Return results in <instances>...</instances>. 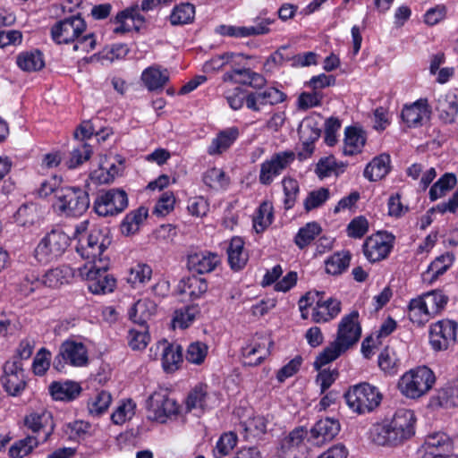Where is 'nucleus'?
<instances>
[{
    "mask_svg": "<svg viewBox=\"0 0 458 458\" xmlns=\"http://www.w3.org/2000/svg\"><path fill=\"white\" fill-rule=\"evenodd\" d=\"M287 49V46H283L269 55L264 63V71L266 72H273L276 68L282 66L284 63L291 61V55L284 53Z\"/></svg>",
    "mask_w": 458,
    "mask_h": 458,
    "instance_id": "nucleus-64",
    "label": "nucleus"
},
{
    "mask_svg": "<svg viewBox=\"0 0 458 458\" xmlns=\"http://www.w3.org/2000/svg\"><path fill=\"white\" fill-rule=\"evenodd\" d=\"M267 420L264 416L255 415L242 423L247 440L260 438L267 432Z\"/></svg>",
    "mask_w": 458,
    "mask_h": 458,
    "instance_id": "nucleus-44",
    "label": "nucleus"
},
{
    "mask_svg": "<svg viewBox=\"0 0 458 458\" xmlns=\"http://www.w3.org/2000/svg\"><path fill=\"white\" fill-rule=\"evenodd\" d=\"M394 236L386 232H377L369 236L363 243V253L369 262L386 259L394 247Z\"/></svg>",
    "mask_w": 458,
    "mask_h": 458,
    "instance_id": "nucleus-15",
    "label": "nucleus"
},
{
    "mask_svg": "<svg viewBox=\"0 0 458 458\" xmlns=\"http://www.w3.org/2000/svg\"><path fill=\"white\" fill-rule=\"evenodd\" d=\"M220 262V257L210 251L193 252L187 257V267L197 274L211 273Z\"/></svg>",
    "mask_w": 458,
    "mask_h": 458,
    "instance_id": "nucleus-21",
    "label": "nucleus"
},
{
    "mask_svg": "<svg viewBox=\"0 0 458 458\" xmlns=\"http://www.w3.org/2000/svg\"><path fill=\"white\" fill-rule=\"evenodd\" d=\"M274 21V19H261L259 17L257 19L256 25L248 27L220 25L216 29V31L222 36H228L233 38H246L250 36L263 35L269 32L268 25H270Z\"/></svg>",
    "mask_w": 458,
    "mask_h": 458,
    "instance_id": "nucleus-20",
    "label": "nucleus"
},
{
    "mask_svg": "<svg viewBox=\"0 0 458 458\" xmlns=\"http://www.w3.org/2000/svg\"><path fill=\"white\" fill-rule=\"evenodd\" d=\"M183 349L178 344H167L162 352V365L166 372H174L178 369L182 362Z\"/></svg>",
    "mask_w": 458,
    "mask_h": 458,
    "instance_id": "nucleus-33",
    "label": "nucleus"
},
{
    "mask_svg": "<svg viewBox=\"0 0 458 458\" xmlns=\"http://www.w3.org/2000/svg\"><path fill=\"white\" fill-rule=\"evenodd\" d=\"M308 431L303 427L293 428L281 440L280 456L282 458H306L307 445L305 438Z\"/></svg>",
    "mask_w": 458,
    "mask_h": 458,
    "instance_id": "nucleus-17",
    "label": "nucleus"
},
{
    "mask_svg": "<svg viewBox=\"0 0 458 458\" xmlns=\"http://www.w3.org/2000/svg\"><path fill=\"white\" fill-rule=\"evenodd\" d=\"M199 312L200 310L198 305H188L176 310L172 319L174 327L182 329L189 327Z\"/></svg>",
    "mask_w": 458,
    "mask_h": 458,
    "instance_id": "nucleus-40",
    "label": "nucleus"
},
{
    "mask_svg": "<svg viewBox=\"0 0 458 458\" xmlns=\"http://www.w3.org/2000/svg\"><path fill=\"white\" fill-rule=\"evenodd\" d=\"M37 208L33 204H25L21 206L15 214V221L21 226L33 225L37 221Z\"/></svg>",
    "mask_w": 458,
    "mask_h": 458,
    "instance_id": "nucleus-63",
    "label": "nucleus"
},
{
    "mask_svg": "<svg viewBox=\"0 0 458 458\" xmlns=\"http://www.w3.org/2000/svg\"><path fill=\"white\" fill-rule=\"evenodd\" d=\"M111 237L107 228H92L85 240L81 239L77 251L82 259L94 264L99 259H103L104 251L111 244Z\"/></svg>",
    "mask_w": 458,
    "mask_h": 458,
    "instance_id": "nucleus-8",
    "label": "nucleus"
},
{
    "mask_svg": "<svg viewBox=\"0 0 458 458\" xmlns=\"http://www.w3.org/2000/svg\"><path fill=\"white\" fill-rule=\"evenodd\" d=\"M109 261L99 259L94 264L87 262L78 268V276L88 281V289L94 294H105L114 291L116 280L107 274Z\"/></svg>",
    "mask_w": 458,
    "mask_h": 458,
    "instance_id": "nucleus-4",
    "label": "nucleus"
},
{
    "mask_svg": "<svg viewBox=\"0 0 458 458\" xmlns=\"http://www.w3.org/2000/svg\"><path fill=\"white\" fill-rule=\"evenodd\" d=\"M92 154L91 146L81 141L71 152V157L66 165L69 169H74L88 161Z\"/></svg>",
    "mask_w": 458,
    "mask_h": 458,
    "instance_id": "nucleus-53",
    "label": "nucleus"
},
{
    "mask_svg": "<svg viewBox=\"0 0 458 458\" xmlns=\"http://www.w3.org/2000/svg\"><path fill=\"white\" fill-rule=\"evenodd\" d=\"M359 312L352 311L344 316L338 326L337 337L316 358L314 368L318 369L329 362L336 360L343 352L356 344L361 334V327L358 322Z\"/></svg>",
    "mask_w": 458,
    "mask_h": 458,
    "instance_id": "nucleus-2",
    "label": "nucleus"
},
{
    "mask_svg": "<svg viewBox=\"0 0 458 458\" xmlns=\"http://www.w3.org/2000/svg\"><path fill=\"white\" fill-rule=\"evenodd\" d=\"M456 183L457 179L455 174L452 173H445L429 189V199L431 201H435L445 196L456 185Z\"/></svg>",
    "mask_w": 458,
    "mask_h": 458,
    "instance_id": "nucleus-39",
    "label": "nucleus"
},
{
    "mask_svg": "<svg viewBox=\"0 0 458 458\" xmlns=\"http://www.w3.org/2000/svg\"><path fill=\"white\" fill-rule=\"evenodd\" d=\"M87 24L80 14L64 18L55 22L50 29L52 40L57 44H71L86 30Z\"/></svg>",
    "mask_w": 458,
    "mask_h": 458,
    "instance_id": "nucleus-9",
    "label": "nucleus"
},
{
    "mask_svg": "<svg viewBox=\"0 0 458 458\" xmlns=\"http://www.w3.org/2000/svg\"><path fill=\"white\" fill-rule=\"evenodd\" d=\"M439 117L445 123H453L458 114V102L455 97L439 102Z\"/></svg>",
    "mask_w": 458,
    "mask_h": 458,
    "instance_id": "nucleus-62",
    "label": "nucleus"
},
{
    "mask_svg": "<svg viewBox=\"0 0 458 458\" xmlns=\"http://www.w3.org/2000/svg\"><path fill=\"white\" fill-rule=\"evenodd\" d=\"M25 425L34 433L41 442H46L54 431L55 424L51 411L45 409L30 413L25 417Z\"/></svg>",
    "mask_w": 458,
    "mask_h": 458,
    "instance_id": "nucleus-19",
    "label": "nucleus"
},
{
    "mask_svg": "<svg viewBox=\"0 0 458 458\" xmlns=\"http://www.w3.org/2000/svg\"><path fill=\"white\" fill-rule=\"evenodd\" d=\"M379 368L388 374H395L398 368V359L393 349L386 347L378 356Z\"/></svg>",
    "mask_w": 458,
    "mask_h": 458,
    "instance_id": "nucleus-59",
    "label": "nucleus"
},
{
    "mask_svg": "<svg viewBox=\"0 0 458 458\" xmlns=\"http://www.w3.org/2000/svg\"><path fill=\"white\" fill-rule=\"evenodd\" d=\"M424 445L430 454L434 453H450L454 450L452 439L444 432H437L427 437Z\"/></svg>",
    "mask_w": 458,
    "mask_h": 458,
    "instance_id": "nucleus-37",
    "label": "nucleus"
},
{
    "mask_svg": "<svg viewBox=\"0 0 458 458\" xmlns=\"http://www.w3.org/2000/svg\"><path fill=\"white\" fill-rule=\"evenodd\" d=\"M341 311L340 301L329 298L323 301L319 298L312 312V320L315 323H325L335 318Z\"/></svg>",
    "mask_w": 458,
    "mask_h": 458,
    "instance_id": "nucleus-26",
    "label": "nucleus"
},
{
    "mask_svg": "<svg viewBox=\"0 0 458 458\" xmlns=\"http://www.w3.org/2000/svg\"><path fill=\"white\" fill-rule=\"evenodd\" d=\"M128 206L127 193L122 189H111L100 192L94 201V209L98 216H114Z\"/></svg>",
    "mask_w": 458,
    "mask_h": 458,
    "instance_id": "nucleus-11",
    "label": "nucleus"
},
{
    "mask_svg": "<svg viewBox=\"0 0 458 458\" xmlns=\"http://www.w3.org/2000/svg\"><path fill=\"white\" fill-rule=\"evenodd\" d=\"M208 351V345L202 342L191 343L186 349L185 359L190 363L200 365L204 362Z\"/></svg>",
    "mask_w": 458,
    "mask_h": 458,
    "instance_id": "nucleus-56",
    "label": "nucleus"
},
{
    "mask_svg": "<svg viewBox=\"0 0 458 458\" xmlns=\"http://www.w3.org/2000/svg\"><path fill=\"white\" fill-rule=\"evenodd\" d=\"M320 118L309 116L301 123L298 133L302 140L303 150L311 155L314 150V142L317 141L321 135Z\"/></svg>",
    "mask_w": 458,
    "mask_h": 458,
    "instance_id": "nucleus-22",
    "label": "nucleus"
},
{
    "mask_svg": "<svg viewBox=\"0 0 458 458\" xmlns=\"http://www.w3.org/2000/svg\"><path fill=\"white\" fill-rule=\"evenodd\" d=\"M89 193L80 187L64 186L56 191L54 209L60 216L78 217L89 208Z\"/></svg>",
    "mask_w": 458,
    "mask_h": 458,
    "instance_id": "nucleus-3",
    "label": "nucleus"
},
{
    "mask_svg": "<svg viewBox=\"0 0 458 458\" xmlns=\"http://www.w3.org/2000/svg\"><path fill=\"white\" fill-rule=\"evenodd\" d=\"M41 442L36 437H28L13 444L9 449L12 458H22L28 455Z\"/></svg>",
    "mask_w": 458,
    "mask_h": 458,
    "instance_id": "nucleus-54",
    "label": "nucleus"
},
{
    "mask_svg": "<svg viewBox=\"0 0 458 458\" xmlns=\"http://www.w3.org/2000/svg\"><path fill=\"white\" fill-rule=\"evenodd\" d=\"M350 261L349 251L336 252L326 260V271L330 275H340L349 267Z\"/></svg>",
    "mask_w": 458,
    "mask_h": 458,
    "instance_id": "nucleus-48",
    "label": "nucleus"
},
{
    "mask_svg": "<svg viewBox=\"0 0 458 458\" xmlns=\"http://www.w3.org/2000/svg\"><path fill=\"white\" fill-rule=\"evenodd\" d=\"M437 399L442 407H458V380L442 388L438 392Z\"/></svg>",
    "mask_w": 458,
    "mask_h": 458,
    "instance_id": "nucleus-55",
    "label": "nucleus"
},
{
    "mask_svg": "<svg viewBox=\"0 0 458 458\" xmlns=\"http://www.w3.org/2000/svg\"><path fill=\"white\" fill-rule=\"evenodd\" d=\"M366 142L365 131L356 127H347L345 129L344 154L352 156L361 152Z\"/></svg>",
    "mask_w": 458,
    "mask_h": 458,
    "instance_id": "nucleus-31",
    "label": "nucleus"
},
{
    "mask_svg": "<svg viewBox=\"0 0 458 458\" xmlns=\"http://www.w3.org/2000/svg\"><path fill=\"white\" fill-rule=\"evenodd\" d=\"M238 441L237 435L234 432L224 433L218 439L214 449L216 458H221L227 455L234 448Z\"/></svg>",
    "mask_w": 458,
    "mask_h": 458,
    "instance_id": "nucleus-57",
    "label": "nucleus"
},
{
    "mask_svg": "<svg viewBox=\"0 0 458 458\" xmlns=\"http://www.w3.org/2000/svg\"><path fill=\"white\" fill-rule=\"evenodd\" d=\"M340 171H344V165H339L333 156L321 158L316 167V174L319 178H326L332 174H337Z\"/></svg>",
    "mask_w": 458,
    "mask_h": 458,
    "instance_id": "nucleus-60",
    "label": "nucleus"
},
{
    "mask_svg": "<svg viewBox=\"0 0 458 458\" xmlns=\"http://www.w3.org/2000/svg\"><path fill=\"white\" fill-rule=\"evenodd\" d=\"M344 398L353 411L365 414L377 408L383 396L377 387L369 383H360L351 387L344 394Z\"/></svg>",
    "mask_w": 458,
    "mask_h": 458,
    "instance_id": "nucleus-6",
    "label": "nucleus"
},
{
    "mask_svg": "<svg viewBox=\"0 0 458 458\" xmlns=\"http://www.w3.org/2000/svg\"><path fill=\"white\" fill-rule=\"evenodd\" d=\"M157 311V305L148 299L139 300L129 311L130 319L140 327H148L147 322Z\"/></svg>",
    "mask_w": 458,
    "mask_h": 458,
    "instance_id": "nucleus-28",
    "label": "nucleus"
},
{
    "mask_svg": "<svg viewBox=\"0 0 458 458\" xmlns=\"http://www.w3.org/2000/svg\"><path fill=\"white\" fill-rule=\"evenodd\" d=\"M431 317L440 313L446 306L449 298L440 290H434L421 296Z\"/></svg>",
    "mask_w": 458,
    "mask_h": 458,
    "instance_id": "nucleus-45",
    "label": "nucleus"
},
{
    "mask_svg": "<svg viewBox=\"0 0 458 458\" xmlns=\"http://www.w3.org/2000/svg\"><path fill=\"white\" fill-rule=\"evenodd\" d=\"M207 387L206 385L199 384L189 393L185 403L188 411L195 409H205L208 398Z\"/></svg>",
    "mask_w": 458,
    "mask_h": 458,
    "instance_id": "nucleus-49",
    "label": "nucleus"
},
{
    "mask_svg": "<svg viewBox=\"0 0 458 458\" xmlns=\"http://www.w3.org/2000/svg\"><path fill=\"white\" fill-rule=\"evenodd\" d=\"M129 19L132 21L133 27L137 31H139L146 22V18L140 13L139 5L134 4L116 14L114 20L119 26L114 29V33L124 34L131 31V26L126 22Z\"/></svg>",
    "mask_w": 458,
    "mask_h": 458,
    "instance_id": "nucleus-24",
    "label": "nucleus"
},
{
    "mask_svg": "<svg viewBox=\"0 0 458 458\" xmlns=\"http://www.w3.org/2000/svg\"><path fill=\"white\" fill-rule=\"evenodd\" d=\"M458 323L442 319L433 323L429 328V344L436 352L445 351L456 342Z\"/></svg>",
    "mask_w": 458,
    "mask_h": 458,
    "instance_id": "nucleus-12",
    "label": "nucleus"
},
{
    "mask_svg": "<svg viewBox=\"0 0 458 458\" xmlns=\"http://www.w3.org/2000/svg\"><path fill=\"white\" fill-rule=\"evenodd\" d=\"M148 216V210L140 207L126 215L121 225V230L123 234L129 235L135 233L140 224Z\"/></svg>",
    "mask_w": 458,
    "mask_h": 458,
    "instance_id": "nucleus-43",
    "label": "nucleus"
},
{
    "mask_svg": "<svg viewBox=\"0 0 458 458\" xmlns=\"http://www.w3.org/2000/svg\"><path fill=\"white\" fill-rule=\"evenodd\" d=\"M295 160V153L291 150L272 155L270 159L260 165L259 180L263 185H270Z\"/></svg>",
    "mask_w": 458,
    "mask_h": 458,
    "instance_id": "nucleus-14",
    "label": "nucleus"
},
{
    "mask_svg": "<svg viewBox=\"0 0 458 458\" xmlns=\"http://www.w3.org/2000/svg\"><path fill=\"white\" fill-rule=\"evenodd\" d=\"M148 411L151 418L160 423H165L172 416L179 412V405L175 400L163 393H154L148 399Z\"/></svg>",
    "mask_w": 458,
    "mask_h": 458,
    "instance_id": "nucleus-18",
    "label": "nucleus"
},
{
    "mask_svg": "<svg viewBox=\"0 0 458 458\" xmlns=\"http://www.w3.org/2000/svg\"><path fill=\"white\" fill-rule=\"evenodd\" d=\"M135 403L128 399L123 401L111 415L112 421L116 425H122L131 420L135 413Z\"/></svg>",
    "mask_w": 458,
    "mask_h": 458,
    "instance_id": "nucleus-58",
    "label": "nucleus"
},
{
    "mask_svg": "<svg viewBox=\"0 0 458 458\" xmlns=\"http://www.w3.org/2000/svg\"><path fill=\"white\" fill-rule=\"evenodd\" d=\"M70 242V237L61 228H53L39 241L34 256L40 263H49L64 253Z\"/></svg>",
    "mask_w": 458,
    "mask_h": 458,
    "instance_id": "nucleus-7",
    "label": "nucleus"
},
{
    "mask_svg": "<svg viewBox=\"0 0 458 458\" xmlns=\"http://www.w3.org/2000/svg\"><path fill=\"white\" fill-rule=\"evenodd\" d=\"M283 188L284 193V205L286 210L291 209L297 199V195L299 193L300 188L298 182L291 177L284 178Z\"/></svg>",
    "mask_w": 458,
    "mask_h": 458,
    "instance_id": "nucleus-61",
    "label": "nucleus"
},
{
    "mask_svg": "<svg viewBox=\"0 0 458 458\" xmlns=\"http://www.w3.org/2000/svg\"><path fill=\"white\" fill-rule=\"evenodd\" d=\"M181 292L188 295L191 300L201 298L208 291V285L206 279L191 276L181 281Z\"/></svg>",
    "mask_w": 458,
    "mask_h": 458,
    "instance_id": "nucleus-36",
    "label": "nucleus"
},
{
    "mask_svg": "<svg viewBox=\"0 0 458 458\" xmlns=\"http://www.w3.org/2000/svg\"><path fill=\"white\" fill-rule=\"evenodd\" d=\"M322 229L317 222H310L301 227L294 237V242L300 249L310 245L321 233Z\"/></svg>",
    "mask_w": 458,
    "mask_h": 458,
    "instance_id": "nucleus-46",
    "label": "nucleus"
},
{
    "mask_svg": "<svg viewBox=\"0 0 458 458\" xmlns=\"http://www.w3.org/2000/svg\"><path fill=\"white\" fill-rule=\"evenodd\" d=\"M415 421L411 411L400 410L392 420L373 426L371 439L381 446L394 447L403 445L414 435Z\"/></svg>",
    "mask_w": 458,
    "mask_h": 458,
    "instance_id": "nucleus-1",
    "label": "nucleus"
},
{
    "mask_svg": "<svg viewBox=\"0 0 458 458\" xmlns=\"http://www.w3.org/2000/svg\"><path fill=\"white\" fill-rule=\"evenodd\" d=\"M195 17V6L190 3H182L175 5L169 16L173 26H182L192 23Z\"/></svg>",
    "mask_w": 458,
    "mask_h": 458,
    "instance_id": "nucleus-38",
    "label": "nucleus"
},
{
    "mask_svg": "<svg viewBox=\"0 0 458 458\" xmlns=\"http://www.w3.org/2000/svg\"><path fill=\"white\" fill-rule=\"evenodd\" d=\"M49 391L55 400L72 401L80 394L81 387L78 383L71 381L53 382L49 386Z\"/></svg>",
    "mask_w": 458,
    "mask_h": 458,
    "instance_id": "nucleus-34",
    "label": "nucleus"
},
{
    "mask_svg": "<svg viewBox=\"0 0 458 458\" xmlns=\"http://www.w3.org/2000/svg\"><path fill=\"white\" fill-rule=\"evenodd\" d=\"M454 256L453 253L445 252L436 258L428 266L427 270L428 274H432L430 281L437 279L440 276L444 275L449 267L453 265Z\"/></svg>",
    "mask_w": 458,
    "mask_h": 458,
    "instance_id": "nucleus-50",
    "label": "nucleus"
},
{
    "mask_svg": "<svg viewBox=\"0 0 458 458\" xmlns=\"http://www.w3.org/2000/svg\"><path fill=\"white\" fill-rule=\"evenodd\" d=\"M286 98V94L275 87H267L263 90L248 91L247 108L254 113H259L265 106L281 104Z\"/></svg>",
    "mask_w": 458,
    "mask_h": 458,
    "instance_id": "nucleus-16",
    "label": "nucleus"
},
{
    "mask_svg": "<svg viewBox=\"0 0 458 458\" xmlns=\"http://www.w3.org/2000/svg\"><path fill=\"white\" fill-rule=\"evenodd\" d=\"M141 80L150 91L163 89L169 81L167 70L161 71L157 67H148L141 74Z\"/></svg>",
    "mask_w": 458,
    "mask_h": 458,
    "instance_id": "nucleus-35",
    "label": "nucleus"
},
{
    "mask_svg": "<svg viewBox=\"0 0 458 458\" xmlns=\"http://www.w3.org/2000/svg\"><path fill=\"white\" fill-rule=\"evenodd\" d=\"M340 431V423L331 418L321 419L310 429V438L317 445L332 441Z\"/></svg>",
    "mask_w": 458,
    "mask_h": 458,
    "instance_id": "nucleus-23",
    "label": "nucleus"
},
{
    "mask_svg": "<svg viewBox=\"0 0 458 458\" xmlns=\"http://www.w3.org/2000/svg\"><path fill=\"white\" fill-rule=\"evenodd\" d=\"M0 382L9 395L20 396L27 386L22 362L16 358L5 361Z\"/></svg>",
    "mask_w": 458,
    "mask_h": 458,
    "instance_id": "nucleus-10",
    "label": "nucleus"
},
{
    "mask_svg": "<svg viewBox=\"0 0 458 458\" xmlns=\"http://www.w3.org/2000/svg\"><path fill=\"white\" fill-rule=\"evenodd\" d=\"M73 276V269L68 265H62L47 270L43 276L41 282L47 287L55 288L69 283Z\"/></svg>",
    "mask_w": 458,
    "mask_h": 458,
    "instance_id": "nucleus-29",
    "label": "nucleus"
},
{
    "mask_svg": "<svg viewBox=\"0 0 458 458\" xmlns=\"http://www.w3.org/2000/svg\"><path fill=\"white\" fill-rule=\"evenodd\" d=\"M423 298L419 296L411 299L408 307V317L413 324L422 326L428 321L431 317Z\"/></svg>",
    "mask_w": 458,
    "mask_h": 458,
    "instance_id": "nucleus-41",
    "label": "nucleus"
},
{
    "mask_svg": "<svg viewBox=\"0 0 458 458\" xmlns=\"http://www.w3.org/2000/svg\"><path fill=\"white\" fill-rule=\"evenodd\" d=\"M274 218L273 206L269 202H263L258 210L257 216L253 219V227L258 233H262L268 227Z\"/></svg>",
    "mask_w": 458,
    "mask_h": 458,
    "instance_id": "nucleus-51",
    "label": "nucleus"
},
{
    "mask_svg": "<svg viewBox=\"0 0 458 458\" xmlns=\"http://www.w3.org/2000/svg\"><path fill=\"white\" fill-rule=\"evenodd\" d=\"M89 362L88 351L82 343L72 340L64 341L60 348L59 353L54 360V367L61 371L64 364L74 367H82Z\"/></svg>",
    "mask_w": 458,
    "mask_h": 458,
    "instance_id": "nucleus-13",
    "label": "nucleus"
},
{
    "mask_svg": "<svg viewBox=\"0 0 458 458\" xmlns=\"http://www.w3.org/2000/svg\"><path fill=\"white\" fill-rule=\"evenodd\" d=\"M111 402V394L102 390L89 401V411L93 416H100L107 411Z\"/></svg>",
    "mask_w": 458,
    "mask_h": 458,
    "instance_id": "nucleus-52",
    "label": "nucleus"
},
{
    "mask_svg": "<svg viewBox=\"0 0 458 458\" xmlns=\"http://www.w3.org/2000/svg\"><path fill=\"white\" fill-rule=\"evenodd\" d=\"M16 64L26 72L38 71L45 65L42 54L38 50L21 53L17 56Z\"/></svg>",
    "mask_w": 458,
    "mask_h": 458,
    "instance_id": "nucleus-42",
    "label": "nucleus"
},
{
    "mask_svg": "<svg viewBox=\"0 0 458 458\" xmlns=\"http://www.w3.org/2000/svg\"><path fill=\"white\" fill-rule=\"evenodd\" d=\"M430 111L427 99H419L402 111V119L409 127L421 126L425 119H428Z\"/></svg>",
    "mask_w": 458,
    "mask_h": 458,
    "instance_id": "nucleus-25",
    "label": "nucleus"
},
{
    "mask_svg": "<svg viewBox=\"0 0 458 458\" xmlns=\"http://www.w3.org/2000/svg\"><path fill=\"white\" fill-rule=\"evenodd\" d=\"M391 157L383 153L375 157L365 167L363 174L370 182L384 178L390 171Z\"/></svg>",
    "mask_w": 458,
    "mask_h": 458,
    "instance_id": "nucleus-27",
    "label": "nucleus"
},
{
    "mask_svg": "<svg viewBox=\"0 0 458 458\" xmlns=\"http://www.w3.org/2000/svg\"><path fill=\"white\" fill-rule=\"evenodd\" d=\"M238 136L239 130L237 127H231L221 131L208 147V154H222L231 147V145L237 140Z\"/></svg>",
    "mask_w": 458,
    "mask_h": 458,
    "instance_id": "nucleus-32",
    "label": "nucleus"
},
{
    "mask_svg": "<svg viewBox=\"0 0 458 458\" xmlns=\"http://www.w3.org/2000/svg\"><path fill=\"white\" fill-rule=\"evenodd\" d=\"M436 382L434 372L426 366L405 372L398 382V389L408 398L416 399L426 394Z\"/></svg>",
    "mask_w": 458,
    "mask_h": 458,
    "instance_id": "nucleus-5",
    "label": "nucleus"
},
{
    "mask_svg": "<svg viewBox=\"0 0 458 458\" xmlns=\"http://www.w3.org/2000/svg\"><path fill=\"white\" fill-rule=\"evenodd\" d=\"M228 262L232 269L238 271L244 267L248 254L244 251V242L241 237H233L227 249Z\"/></svg>",
    "mask_w": 458,
    "mask_h": 458,
    "instance_id": "nucleus-30",
    "label": "nucleus"
},
{
    "mask_svg": "<svg viewBox=\"0 0 458 458\" xmlns=\"http://www.w3.org/2000/svg\"><path fill=\"white\" fill-rule=\"evenodd\" d=\"M243 364L246 366H257L260 364L268 355L269 350L265 344H250L242 350Z\"/></svg>",
    "mask_w": 458,
    "mask_h": 458,
    "instance_id": "nucleus-47",
    "label": "nucleus"
}]
</instances>
